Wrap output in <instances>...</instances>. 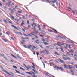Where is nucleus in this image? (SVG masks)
<instances>
[{"instance_id":"e2e57ef3","label":"nucleus","mask_w":77,"mask_h":77,"mask_svg":"<svg viewBox=\"0 0 77 77\" xmlns=\"http://www.w3.org/2000/svg\"><path fill=\"white\" fill-rule=\"evenodd\" d=\"M31 39L32 40H35V39L34 38H32Z\"/></svg>"},{"instance_id":"9b49d317","label":"nucleus","mask_w":77,"mask_h":77,"mask_svg":"<svg viewBox=\"0 0 77 77\" xmlns=\"http://www.w3.org/2000/svg\"><path fill=\"white\" fill-rule=\"evenodd\" d=\"M10 17H11V19H13L14 20H15V18H14V17L12 15H10Z\"/></svg>"},{"instance_id":"5701e85b","label":"nucleus","mask_w":77,"mask_h":77,"mask_svg":"<svg viewBox=\"0 0 77 77\" xmlns=\"http://www.w3.org/2000/svg\"><path fill=\"white\" fill-rule=\"evenodd\" d=\"M25 72L26 73V74H30V75H32V73L29 72Z\"/></svg>"},{"instance_id":"6e6552de","label":"nucleus","mask_w":77,"mask_h":77,"mask_svg":"<svg viewBox=\"0 0 77 77\" xmlns=\"http://www.w3.org/2000/svg\"><path fill=\"white\" fill-rule=\"evenodd\" d=\"M10 54L11 56L14 57V58H15V59H17V57H16L14 55L12 54L11 53Z\"/></svg>"},{"instance_id":"e433bc0d","label":"nucleus","mask_w":77,"mask_h":77,"mask_svg":"<svg viewBox=\"0 0 77 77\" xmlns=\"http://www.w3.org/2000/svg\"><path fill=\"white\" fill-rule=\"evenodd\" d=\"M45 51L46 53H49L48 51L47 50H45Z\"/></svg>"},{"instance_id":"f704fd0d","label":"nucleus","mask_w":77,"mask_h":77,"mask_svg":"<svg viewBox=\"0 0 77 77\" xmlns=\"http://www.w3.org/2000/svg\"><path fill=\"white\" fill-rule=\"evenodd\" d=\"M14 20L15 21H17V22H18V21H19V20H17V19H15Z\"/></svg>"},{"instance_id":"4468645a","label":"nucleus","mask_w":77,"mask_h":77,"mask_svg":"<svg viewBox=\"0 0 77 77\" xmlns=\"http://www.w3.org/2000/svg\"><path fill=\"white\" fill-rule=\"evenodd\" d=\"M17 57L18 58H19V59H21V58L19 56V54H17Z\"/></svg>"},{"instance_id":"f03ea898","label":"nucleus","mask_w":77,"mask_h":77,"mask_svg":"<svg viewBox=\"0 0 77 77\" xmlns=\"http://www.w3.org/2000/svg\"><path fill=\"white\" fill-rule=\"evenodd\" d=\"M62 58L64 59V60H70L71 59V58H70L69 57H67L66 58L65 57H62Z\"/></svg>"},{"instance_id":"79ce46f5","label":"nucleus","mask_w":77,"mask_h":77,"mask_svg":"<svg viewBox=\"0 0 77 77\" xmlns=\"http://www.w3.org/2000/svg\"><path fill=\"white\" fill-rule=\"evenodd\" d=\"M32 76L33 77H37V76L34 75H32Z\"/></svg>"},{"instance_id":"f8f14e48","label":"nucleus","mask_w":77,"mask_h":77,"mask_svg":"<svg viewBox=\"0 0 77 77\" xmlns=\"http://www.w3.org/2000/svg\"><path fill=\"white\" fill-rule=\"evenodd\" d=\"M51 2L52 4V3H56L57 2V0H54V1H51Z\"/></svg>"},{"instance_id":"58836bf2","label":"nucleus","mask_w":77,"mask_h":77,"mask_svg":"<svg viewBox=\"0 0 77 77\" xmlns=\"http://www.w3.org/2000/svg\"><path fill=\"white\" fill-rule=\"evenodd\" d=\"M50 47V46H48L46 47V48H47V49H48V48H49Z\"/></svg>"},{"instance_id":"c9c22d12","label":"nucleus","mask_w":77,"mask_h":77,"mask_svg":"<svg viewBox=\"0 0 77 77\" xmlns=\"http://www.w3.org/2000/svg\"><path fill=\"white\" fill-rule=\"evenodd\" d=\"M42 40L43 41V43H44V42L45 41V39H44V38H42Z\"/></svg>"},{"instance_id":"bb28decb","label":"nucleus","mask_w":77,"mask_h":77,"mask_svg":"<svg viewBox=\"0 0 77 77\" xmlns=\"http://www.w3.org/2000/svg\"><path fill=\"white\" fill-rule=\"evenodd\" d=\"M2 40H3L4 41H5V42H8V41L7 40H5L4 38H2Z\"/></svg>"},{"instance_id":"338daca9","label":"nucleus","mask_w":77,"mask_h":77,"mask_svg":"<svg viewBox=\"0 0 77 77\" xmlns=\"http://www.w3.org/2000/svg\"><path fill=\"white\" fill-rule=\"evenodd\" d=\"M40 53H44V52H43V51H40Z\"/></svg>"},{"instance_id":"49530a36","label":"nucleus","mask_w":77,"mask_h":77,"mask_svg":"<svg viewBox=\"0 0 77 77\" xmlns=\"http://www.w3.org/2000/svg\"><path fill=\"white\" fill-rule=\"evenodd\" d=\"M32 29H34V31H36V29L35 28V29H33L32 28Z\"/></svg>"},{"instance_id":"412c9836","label":"nucleus","mask_w":77,"mask_h":77,"mask_svg":"<svg viewBox=\"0 0 77 77\" xmlns=\"http://www.w3.org/2000/svg\"><path fill=\"white\" fill-rule=\"evenodd\" d=\"M32 71H34V72H35V73H38V72H37V71H36L34 69H32Z\"/></svg>"},{"instance_id":"4be33fe9","label":"nucleus","mask_w":77,"mask_h":77,"mask_svg":"<svg viewBox=\"0 0 77 77\" xmlns=\"http://www.w3.org/2000/svg\"><path fill=\"white\" fill-rule=\"evenodd\" d=\"M64 66L65 68H66L67 69H68V66L66 65H64Z\"/></svg>"},{"instance_id":"bf43d9fd","label":"nucleus","mask_w":77,"mask_h":77,"mask_svg":"<svg viewBox=\"0 0 77 77\" xmlns=\"http://www.w3.org/2000/svg\"><path fill=\"white\" fill-rule=\"evenodd\" d=\"M26 39H28V40H29V39H30V38H29V37H27L26 38Z\"/></svg>"},{"instance_id":"603ef678","label":"nucleus","mask_w":77,"mask_h":77,"mask_svg":"<svg viewBox=\"0 0 77 77\" xmlns=\"http://www.w3.org/2000/svg\"><path fill=\"white\" fill-rule=\"evenodd\" d=\"M18 5H17L16 6H15V8H18Z\"/></svg>"},{"instance_id":"5fc2aeb1","label":"nucleus","mask_w":77,"mask_h":77,"mask_svg":"<svg viewBox=\"0 0 77 77\" xmlns=\"http://www.w3.org/2000/svg\"><path fill=\"white\" fill-rule=\"evenodd\" d=\"M36 54H37V56H38V55H39V54L38 52H37L36 53Z\"/></svg>"},{"instance_id":"393cba45","label":"nucleus","mask_w":77,"mask_h":77,"mask_svg":"<svg viewBox=\"0 0 77 77\" xmlns=\"http://www.w3.org/2000/svg\"><path fill=\"white\" fill-rule=\"evenodd\" d=\"M20 69H21V70H22L23 71H25V69H23V68L22 67H20Z\"/></svg>"},{"instance_id":"f3484780","label":"nucleus","mask_w":77,"mask_h":77,"mask_svg":"<svg viewBox=\"0 0 77 77\" xmlns=\"http://www.w3.org/2000/svg\"><path fill=\"white\" fill-rule=\"evenodd\" d=\"M55 54H56V55H57V56H60V54L57 52H55Z\"/></svg>"},{"instance_id":"c85d7f7f","label":"nucleus","mask_w":77,"mask_h":77,"mask_svg":"<svg viewBox=\"0 0 77 77\" xmlns=\"http://www.w3.org/2000/svg\"><path fill=\"white\" fill-rule=\"evenodd\" d=\"M62 67H60V68L59 67H57V69H62Z\"/></svg>"},{"instance_id":"6e6d98bb","label":"nucleus","mask_w":77,"mask_h":77,"mask_svg":"<svg viewBox=\"0 0 77 77\" xmlns=\"http://www.w3.org/2000/svg\"><path fill=\"white\" fill-rule=\"evenodd\" d=\"M11 39H12V40H14V38L12 37H11Z\"/></svg>"},{"instance_id":"9d476101","label":"nucleus","mask_w":77,"mask_h":77,"mask_svg":"<svg viewBox=\"0 0 77 77\" xmlns=\"http://www.w3.org/2000/svg\"><path fill=\"white\" fill-rule=\"evenodd\" d=\"M58 60L60 61V62H61V63H65V62H64V61H63V60H62V59H58Z\"/></svg>"},{"instance_id":"473e14b6","label":"nucleus","mask_w":77,"mask_h":77,"mask_svg":"<svg viewBox=\"0 0 77 77\" xmlns=\"http://www.w3.org/2000/svg\"><path fill=\"white\" fill-rule=\"evenodd\" d=\"M24 47L25 48H28V47L26 45H24Z\"/></svg>"},{"instance_id":"13d9d810","label":"nucleus","mask_w":77,"mask_h":77,"mask_svg":"<svg viewBox=\"0 0 77 77\" xmlns=\"http://www.w3.org/2000/svg\"><path fill=\"white\" fill-rule=\"evenodd\" d=\"M14 13V11H12L11 12V14H13Z\"/></svg>"},{"instance_id":"0eeeda50","label":"nucleus","mask_w":77,"mask_h":77,"mask_svg":"<svg viewBox=\"0 0 77 77\" xmlns=\"http://www.w3.org/2000/svg\"><path fill=\"white\" fill-rule=\"evenodd\" d=\"M4 22H5V23H10V21L8 20H4Z\"/></svg>"},{"instance_id":"423d86ee","label":"nucleus","mask_w":77,"mask_h":77,"mask_svg":"<svg viewBox=\"0 0 77 77\" xmlns=\"http://www.w3.org/2000/svg\"><path fill=\"white\" fill-rule=\"evenodd\" d=\"M68 68H69V69H72V68H74L73 67L71 66V65H68Z\"/></svg>"},{"instance_id":"3c124183","label":"nucleus","mask_w":77,"mask_h":77,"mask_svg":"<svg viewBox=\"0 0 77 77\" xmlns=\"http://www.w3.org/2000/svg\"><path fill=\"white\" fill-rule=\"evenodd\" d=\"M56 4L57 6H58V5H59V3H58V2H56Z\"/></svg>"},{"instance_id":"052dcab7","label":"nucleus","mask_w":77,"mask_h":77,"mask_svg":"<svg viewBox=\"0 0 77 77\" xmlns=\"http://www.w3.org/2000/svg\"><path fill=\"white\" fill-rule=\"evenodd\" d=\"M14 60H11V62H12V63H14Z\"/></svg>"},{"instance_id":"69168bd1","label":"nucleus","mask_w":77,"mask_h":77,"mask_svg":"<svg viewBox=\"0 0 77 77\" xmlns=\"http://www.w3.org/2000/svg\"><path fill=\"white\" fill-rule=\"evenodd\" d=\"M28 28H30V26L29 25V26H28Z\"/></svg>"},{"instance_id":"c756f323","label":"nucleus","mask_w":77,"mask_h":77,"mask_svg":"<svg viewBox=\"0 0 77 77\" xmlns=\"http://www.w3.org/2000/svg\"><path fill=\"white\" fill-rule=\"evenodd\" d=\"M43 43L44 44H45V45H48V44H49V43H46V42H43Z\"/></svg>"},{"instance_id":"cd10ccee","label":"nucleus","mask_w":77,"mask_h":77,"mask_svg":"<svg viewBox=\"0 0 77 77\" xmlns=\"http://www.w3.org/2000/svg\"><path fill=\"white\" fill-rule=\"evenodd\" d=\"M31 72L32 73V74H34V75H36V74L34 72H33L32 71H31Z\"/></svg>"},{"instance_id":"aec40b11","label":"nucleus","mask_w":77,"mask_h":77,"mask_svg":"<svg viewBox=\"0 0 77 77\" xmlns=\"http://www.w3.org/2000/svg\"><path fill=\"white\" fill-rule=\"evenodd\" d=\"M30 47H32V45H30L28 47V48L30 49L31 48Z\"/></svg>"},{"instance_id":"c03bdc74","label":"nucleus","mask_w":77,"mask_h":77,"mask_svg":"<svg viewBox=\"0 0 77 77\" xmlns=\"http://www.w3.org/2000/svg\"><path fill=\"white\" fill-rule=\"evenodd\" d=\"M37 26V25H35L34 26V29H35V27Z\"/></svg>"},{"instance_id":"dca6fc26","label":"nucleus","mask_w":77,"mask_h":77,"mask_svg":"<svg viewBox=\"0 0 77 77\" xmlns=\"http://www.w3.org/2000/svg\"><path fill=\"white\" fill-rule=\"evenodd\" d=\"M70 71H71V72H72V75H74V72L73 70H71Z\"/></svg>"},{"instance_id":"7c9ffc66","label":"nucleus","mask_w":77,"mask_h":77,"mask_svg":"<svg viewBox=\"0 0 77 77\" xmlns=\"http://www.w3.org/2000/svg\"><path fill=\"white\" fill-rule=\"evenodd\" d=\"M17 12L18 13H19V14H21V13H22V12H21V11L19 10Z\"/></svg>"},{"instance_id":"4d7b16f0","label":"nucleus","mask_w":77,"mask_h":77,"mask_svg":"<svg viewBox=\"0 0 77 77\" xmlns=\"http://www.w3.org/2000/svg\"><path fill=\"white\" fill-rule=\"evenodd\" d=\"M35 1H38V0H34V1H32L31 2V3H33V2H35Z\"/></svg>"},{"instance_id":"0e129e2a","label":"nucleus","mask_w":77,"mask_h":77,"mask_svg":"<svg viewBox=\"0 0 77 77\" xmlns=\"http://www.w3.org/2000/svg\"><path fill=\"white\" fill-rule=\"evenodd\" d=\"M1 69H4L3 67L1 66Z\"/></svg>"},{"instance_id":"de8ad7c7","label":"nucleus","mask_w":77,"mask_h":77,"mask_svg":"<svg viewBox=\"0 0 77 77\" xmlns=\"http://www.w3.org/2000/svg\"><path fill=\"white\" fill-rule=\"evenodd\" d=\"M49 32H53V31L52 30H48Z\"/></svg>"},{"instance_id":"ddd939ff","label":"nucleus","mask_w":77,"mask_h":77,"mask_svg":"<svg viewBox=\"0 0 77 77\" xmlns=\"http://www.w3.org/2000/svg\"><path fill=\"white\" fill-rule=\"evenodd\" d=\"M24 23V21L23 20L22 21V23H21V25L22 26H23V25H24L25 23Z\"/></svg>"},{"instance_id":"774afa93","label":"nucleus","mask_w":77,"mask_h":77,"mask_svg":"<svg viewBox=\"0 0 77 77\" xmlns=\"http://www.w3.org/2000/svg\"><path fill=\"white\" fill-rule=\"evenodd\" d=\"M28 36H32V35L30 34H28Z\"/></svg>"},{"instance_id":"b1692460","label":"nucleus","mask_w":77,"mask_h":77,"mask_svg":"<svg viewBox=\"0 0 77 77\" xmlns=\"http://www.w3.org/2000/svg\"><path fill=\"white\" fill-rule=\"evenodd\" d=\"M11 26H12V27H14V29H17V27H16V26H14V25H11Z\"/></svg>"},{"instance_id":"2eb2a0df","label":"nucleus","mask_w":77,"mask_h":77,"mask_svg":"<svg viewBox=\"0 0 77 77\" xmlns=\"http://www.w3.org/2000/svg\"><path fill=\"white\" fill-rule=\"evenodd\" d=\"M3 71H4V72H5V73H6V74H8L9 75H10V74L8 73V72H7L6 71V70H3Z\"/></svg>"},{"instance_id":"f257e3e1","label":"nucleus","mask_w":77,"mask_h":77,"mask_svg":"<svg viewBox=\"0 0 77 77\" xmlns=\"http://www.w3.org/2000/svg\"><path fill=\"white\" fill-rule=\"evenodd\" d=\"M23 66H25L26 68H27L29 70V68H30V69H31V67H30V66L28 65V67H27V66H26V64H23Z\"/></svg>"},{"instance_id":"20e7f679","label":"nucleus","mask_w":77,"mask_h":77,"mask_svg":"<svg viewBox=\"0 0 77 77\" xmlns=\"http://www.w3.org/2000/svg\"><path fill=\"white\" fill-rule=\"evenodd\" d=\"M46 1V3H51L52 4V2H51V1L49 0H45Z\"/></svg>"},{"instance_id":"6ab92c4d","label":"nucleus","mask_w":77,"mask_h":77,"mask_svg":"<svg viewBox=\"0 0 77 77\" xmlns=\"http://www.w3.org/2000/svg\"><path fill=\"white\" fill-rule=\"evenodd\" d=\"M1 55L2 57H4V58H6V57H5V56H4V54H1Z\"/></svg>"},{"instance_id":"39448f33","label":"nucleus","mask_w":77,"mask_h":77,"mask_svg":"<svg viewBox=\"0 0 77 77\" xmlns=\"http://www.w3.org/2000/svg\"><path fill=\"white\" fill-rule=\"evenodd\" d=\"M33 33H34L31 32V33H30V34H31V35H33V36H34L36 37V38H37V39H38V37L36 35H35V34H33Z\"/></svg>"},{"instance_id":"37998d69","label":"nucleus","mask_w":77,"mask_h":77,"mask_svg":"<svg viewBox=\"0 0 77 77\" xmlns=\"http://www.w3.org/2000/svg\"><path fill=\"white\" fill-rule=\"evenodd\" d=\"M27 24H30V23H29V20L27 21Z\"/></svg>"},{"instance_id":"09e8293b","label":"nucleus","mask_w":77,"mask_h":77,"mask_svg":"<svg viewBox=\"0 0 77 77\" xmlns=\"http://www.w3.org/2000/svg\"><path fill=\"white\" fill-rule=\"evenodd\" d=\"M32 64L33 65V66H34V67H36V66L35 65V64H34V63H32Z\"/></svg>"},{"instance_id":"1a4fd4ad","label":"nucleus","mask_w":77,"mask_h":77,"mask_svg":"<svg viewBox=\"0 0 77 77\" xmlns=\"http://www.w3.org/2000/svg\"><path fill=\"white\" fill-rule=\"evenodd\" d=\"M35 42L36 43V44H39V40H36V41H35Z\"/></svg>"},{"instance_id":"864d4df0","label":"nucleus","mask_w":77,"mask_h":77,"mask_svg":"<svg viewBox=\"0 0 77 77\" xmlns=\"http://www.w3.org/2000/svg\"><path fill=\"white\" fill-rule=\"evenodd\" d=\"M61 71H63V68H62V67L61 68Z\"/></svg>"},{"instance_id":"a211bd4d","label":"nucleus","mask_w":77,"mask_h":77,"mask_svg":"<svg viewBox=\"0 0 77 77\" xmlns=\"http://www.w3.org/2000/svg\"><path fill=\"white\" fill-rule=\"evenodd\" d=\"M15 71L16 72H17V73H18V74H21V72H20L19 71H18L16 70H15Z\"/></svg>"},{"instance_id":"72a5a7b5","label":"nucleus","mask_w":77,"mask_h":77,"mask_svg":"<svg viewBox=\"0 0 77 77\" xmlns=\"http://www.w3.org/2000/svg\"><path fill=\"white\" fill-rule=\"evenodd\" d=\"M46 74L48 76H49V73H48V72H46Z\"/></svg>"},{"instance_id":"8fccbe9b","label":"nucleus","mask_w":77,"mask_h":77,"mask_svg":"<svg viewBox=\"0 0 77 77\" xmlns=\"http://www.w3.org/2000/svg\"><path fill=\"white\" fill-rule=\"evenodd\" d=\"M32 21H35V19H34V18H33V19H32Z\"/></svg>"},{"instance_id":"680f3d73","label":"nucleus","mask_w":77,"mask_h":77,"mask_svg":"<svg viewBox=\"0 0 77 77\" xmlns=\"http://www.w3.org/2000/svg\"><path fill=\"white\" fill-rule=\"evenodd\" d=\"M24 36H28V35L26 34H24Z\"/></svg>"},{"instance_id":"a19ab883","label":"nucleus","mask_w":77,"mask_h":77,"mask_svg":"<svg viewBox=\"0 0 77 77\" xmlns=\"http://www.w3.org/2000/svg\"><path fill=\"white\" fill-rule=\"evenodd\" d=\"M66 54H68V56H70V55H71L70 54H69V53L68 52H67Z\"/></svg>"},{"instance_id":"ea45409f","label":"nucleus","mask_w":77,"mask_h":77,"mask_svg":"<svg viewBox=\"0 0 77 77\" xmlns=\"http://www.w3.org/2000/svg\"><path fill=\"white\" fill-rule=\"evenodd\" d=\"M40 36L42 37V38H43V37H44V35H40Z\"/></svg>"},{"instance_id":"4c0bfd02","label":"nucleus","mask_w":77,"mask_h":77,"mask_svg":"<svg viewBox=\"0 0 77 77\" xmlns=\"http://www.w3.org/2000/svg\"><path fill=\"white\" fill-rule=\"evenodd\" d=\"M35 23H33V24H32V27H33V26H34V25H35Z\"/></svg>"},{"instance_id":"2f4dec72","label":"nucleus","mask_w":77,"mask_h":77,"mask_svg":"<svg viewBox=\"0 0 77 77\" xmlns=\"http://www.w3.org/2000/svg\"><path fill=\"white\" fill-rule=\"evenodd\" d=\"M9 3H10V2H9V3H6V5H7V6H10V5L9 4Z\"/></svg>"},{"instance_id":"7ed1b4c3","label":"nucleus","mask_w":77,"mask_h":77,"mask_svg":"<svg viewBox=\"0 0 77 77\" xmlns=\"http://www.w3.org/2000/svg\"><path fill=\"white\" fill-rule=\"evenodd\" d=\"M50 29H51L52 30H53L54 31V33H57V31L56 30L54 29L52 27H51Z\"/></svg>"},{"instance_id":"a18cd8bd","label":"nucleus","mask_w":77,"mask_h":77,"mask_svg":"<svg viewBox=\"0 0 77 77\" xmlns=\"http://www.w3.org/2000/svg\"><path fill=\"white\" fill-rule=\"evenodd\" d=\"M6 34H7V35H9V33L8 32H6Z\"/></svg>"},{"instance_id":"a878e982","label":"nucleus","mask_w":77,"mask_h":77,"mask_svg":"<svg viewBox=\"0 0 77 77\" xmlns=\"http://www.w3.org/2000/svg\"><path fill=\"white\" fill-rule=\"evenodd\" d=\"M13 67L14 68H15V69H17V67L14 65H13Z\"/></svg>"}]
</instances>
